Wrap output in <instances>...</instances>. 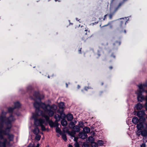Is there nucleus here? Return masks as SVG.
<instances>
[{
	"label": "nucleus",
	"instance_id": "nucleus-9",
	"mask_svg": "<svg viewBox=\"0 0 147 147\" xmlns=\"http://www.w3.org/2000/svg\"><path fill=\"white\" fill-rule=\"evenodd\" d=\"M141 134L142 136L146 137L147 136V131L146 129H144L141 131Z\"/></svg>",
	"mask_w": 147,
	"mask_h": 147
},
{
	"label": "nucleus",
	"instance_id": "nucleus-13",
	"mask_svg": "<svg viewBox=\"0 0 147 147\" xmlns=\"http://www.w3.org/2000/svg\"><path fill=\"white\" fill-rule=\"evenodd\" d=\"M136 107L137 110H140L142 108L143 106L141 104L138 103L136 105Z\"/></svg>",
	"mask_w": 147,
	"mask_h": 147
},
{
	"label": "nucleus",
	"instance_id": "nucleus-49",
	"mask_svg": "<svg viewBox=\"0 0 147 147\" xmlns=\"http://www.w3.org/2000/svg\"><path fill=\"white\" fill-rule=\"evenodd\" d=\"M76 20H77L78 21H79V20H78V18H76Z\"/></svg>",
	"mask_w": 147,
	"mask_h": 147
},
{
	"label": "nucleus",
	"instance_id": "nucleus-22",
	"mask_svg": "<svg viewBox=\"0 0 147 147\" xmlns=\"http://www.w3.org/2000/svg\"><path fill=\"white\" fill-rule=\"evenodd\" d=\"M41 136L40 135H39L38 134L36 135L35 139L36 140L38 141L41 138Z\"/></svg>",
	"mask_w": 147,
	"mask_h": 147
},
{
	"label": "nucleus",
	"instance_id": "nucleus-6",
	"mask_svg": "<svg viewBox=\"0 0 147 147\" xmlns=\"http://www.w3.org/2000/svg\"><path fill=\"white\" fill-rule=\"evenodd\" d=\"M136 127L138 131H141L144 127V123L140 122L137 125Z\"/></svg>",
	"mask_w": 147,
	"mask_h": 147
},
{
	"label": "nucleus",
	"instance_id": "nucleus-15",
	"mask_svg": "<svg viewBox=\"0 0 147 147\" xmlns=\"http://www.w3.org/2000/svg\"><path fill=\"white\" fill-rule=\"evenodd\" d=\"M39 132V129L38 127H37L35 128L33 130V133L35 135L38 134Z\"/></svg>",
	"mask_w": 147,
	"mask_h": 147
},
{
	"label": "nucleus",
	"instance_id": "nucleus-43",
	"mask_svg": "<svg viewBox=\"0 0 147 147\" xmlns=\"http://www.w3.org/2000/svg\"><path fill=\"white\" fill-rule=\"evenodd\" d=\"M87 88H88V87H85V90H87Z\"/></svg>",
	"mask_w": 147,
	"mask_h": 147
},
{
	"label": "nucleus",
	"instance_id": "nucleus-48",
	"mask_svg": "<svg viewBox=\"0 0 147 147\" xmlns=\"http://www.w3.org/2000/svg\"><path fill=\"white\" fill-rule=\"evenodd\" d=\"M109 68L110 69H111L112 68V67H109Z\"/></svg>",
	"mask_w": 147,
	"mask_h": 147
},
{
	"label": "nucleus",
	"instance_id": "nucleus-59",
	"mask_svg": "<svg viewBox=\"0 0 147 147\" xmlns=\"http://www.w3.org/2000/svg\"><path fill=\"white\" fill-rule=\"evenodd\" d=\"M146 118L147 119V116H146Z\"/></svg>",
	"mask_w": 147,
	"mask_h": 147
},
{
	"label": "nucleus",
	"instance_id": "nucleus-26",
	"mask_svg": "<svg viewBox=\"0 0 147 147\" xmlns=\"http://www.w3.org/2000/svg\"><path fill=\"white\" fill-rule=\"evenodd\" d=\"M115 12V11L113 13H111L109 14V18L111 20V19H112V17L113 16L114 13Z\"/></svg>",
	"mask_w": 147,
	"mask_h": 147
},
{
	"label": "nucleus",
	"instance_id": "nucleus-35",
	"mask_svg": "<svg viewBox=\"0 0 147 147\" xmlns=\"http://www.w3.org/2000/svg\"><path fill=\"white\" fill-rule=\"evenodd\" d=\"M141 131H138V130L137 131V134L138 136L141 135Z\"/></svg>",
	"mask_w": 147,
	"mask_h": 147
},
{
	"label": "nucleus",
	"instance_id": "nucleus-24",
	"mask_svg": "<svg viewBox=\"0 0 147 147\" xmlns=\"http://www.w3.org/2000/svg\"><path fill=\"white\" fill-rule=\"evenodd\" d=\"M78 125L80 127H83L84 126V123L83 122L81 121H79Z\"/></svg>",
	"mask_w": 147,
	"mask_h": 147
},
{
	"label": "nucleus",
	"instance_id": "nucleus-52",
	"mask_svg": "<svg viewBox=\"0 0 147 147\" xmlns=\"http://www.w3.org/2000/svg\"><path fill=\"white\" fill-rule=\"evenodd\" d=\"M120 44V42H119V45Z\"/></svg>",
	"mask_w": 147,
	"mask_h": 147
},
{
	"label": "nucleus",
	"instance_id": "nucleus-56",
	"mask_svg": "<svg viewBox=\"0 0 147 147\" xmlns=\"http://www.w3.org/2000/svg\"><path fill=\"white\" fill-rule=\"evenodd\" d=\"M85 31H87V30H85Z\"/></svg>",
	"mask_w": 147,
	"mask_h": 147
},
{
	"label": "nucleus",
	"instance_id": "nucleus-45",
	"mask_svg": "<svg viewBox=\"0 0 147 147\" xmlns=\"http://www.w3.org/2000/svg\"><path fill=\"white\" fill-rule=\"evenodd\" d=\"M90 138H92V137H89V138H88V139L89 140L90 139Z\"/></svg>",
	"mask_w": 147,
	"mask_h": 147
},
{
	"label": "nucleus",
	"instance_id": "nucleus-12",
	"mask_svg": "<svg viewBox=\"0 0 147 147\" xmlns=\"http://www.w3.org/2000/svg\"><path fill=\"white\" fill-rule=\"evenodd\" d=\"M132 121L133 123L136 124L139 122V120L136 117H134L132 118Z\"/></svg>",
	"mask_w": 147,
	"mask_h": 147
},
{
	"label": "nucleus",
	"instance_id": "nucleus-33",
	"mask_svg": "<svg viewBox=\"0 0 147 147\" xmlns=\"http://www.w3.org/2000/svg\"><path fill=\"white\" fill-rule=\"evenodd\" d=\"M140 147H146V145L145 143H142L141 145H140Z\"/></svg>",
	"mask_w": 147,
	"mask_h": 147
},
{
	"label": "nucleus",
	"instance_id": "nucleus-2",
	"mask_svg": "<svg viewBox=\"0 0 147 147\" xmlns=\"http://www.w3.org/2000/svg\"><path fill=\"white\" fill-rule=\"evenodd\" d=\"M8 112L2 111L0 116V147H6L9 145V142L12 141L14 136L10 134L12 127L11 122L15 120L12 115L6 118Z\"/></svg>",
	"mask_w": 147,
	"mask_h": 147
},
{
	"label": "nucleus",
	"instance_id": "nucleus-14",
	"mask_svg": "<svg viewBox=\"0 0 147 147\" xmlns=\"http://www.w3.org/2000/svg\"><path fill=\"white\" fill-rule=\"evenodd\" d=\"M61 124L63 126H65L67 124V122L65 119H63L61 121Z\"/></svg>",
	"mask_w": 147,
	"mask_h": 147
},
{
	"label": "nucleus",
	"instance_id": "nucleus-40",
	"mask_svg": "<svg viewBox=\"0 0 147 147\" xmlns=\"http://www.w3.org/2000/svg\"><path fill=\"white\" fill-rule=\"evenodd\" d=\"M107 16V15H105L104 16V18L103 19V20H105V19H106V16Z\"/></svg>",
	"mask_w": 147,
	"mask_h": 147
},
{
	"label": "nucleus",
	"instance_id": "nucleus-18",
	"mask_svg": "<svg viewBox=\"0 0 147 147\" xmlns=\"http://www.w3.org/2000/svg\"><path fill=\"white\" fill-rule=\"evenodd\" d=\"M56 127L55 129L56 132L61 135V130L58 127V124L57 125V126H56Z\"/></svg>",
	"mask_w": 147,
	"mask_h": 147
},
{
	"label": "nucleus",
	"instance_id": "nucleus-32",
	"mask_svg": "<svg viewBox=\"0 0 147 147\" xmlns=\"http://www.w3.org/2000/svg\"><path fill=\"white\" fill-rule=\"evenodd\" d=\"M74 145L75 147H79V145L78 142H75L74 143Z\"/></svg>",
	"mask_w": 147,
	"mask_h": 147
},
{
	"label": "nucleus",
	"instance_id": "nucleus-39",
	"mask_svg": "<svg viewBox=\"0 0 147 147\" xmlns=\"http://www.w3.org/2000/svg\"><path fill=\"white\" fill-rule=\"evenodd\" d=\"M16 114L18 116H19L20 115V114L19 113H16Z\"/></svg>",
	"mask_w": 147,
	"mask_h": 147
},
{
	"label": "nucleus",
	"instance_id": "nucleus-11",
	"mask_svg": "<svg viewBox=\"0 0 147 147\" xmlns=\"http://www.w3.org/2000/svg\"><path fill=\"white\" fill-rule=\"evenodd\" d=\"M66 118L68 121H71L73 119V116L71 114H69L67 115Z\"/></svg>",
	"mask_w": 147,
	"mask_h": 147
},
{
	"label": "nucleus",
	"instance_id": "nucleus-27",
	"mask_svg": "<svg viewBox=\"0 0 147 147\" xmlns=\"http://www.w3.org/2000/svg\"><path fill=\"white\" fill-rule=\"evenodd\" d=\"M91 146L92 147H97V144L95 142L92 143L91 144Z\"/></svg>",
	"mask_w": 147,
	"mask_h": 147
},
{
	"label": "nucleus",
	"instance_id": "nucleus-20",
	"mask_svg": "<svg viewBox=\"0 0 147 147\" xmlns=\"http://www.w3.org/2000/svg\"><path fill=\"white\" fill-rule=\"evenodd\" d=\"M59 107L60 109H63L64 107V104L63 102H61L59 104Z\"/></svg>",
	"mask_w": 147,
	"mask_h": 147
},
{
	"label": "nucleus",
	"instance_id": "nucleus-44",
	"mask_svg": "<svg viewBox=\"0 0 147 147\" xmlns=\"http://www.w3.org/2000/svg\"><path fill=\"white\" fill-rule=\"evenodd\" d=\"M81 49L79 50V53H81Z\"/></svg>",
	"mask_w": 147,
	"mask_h": 147
},
{
	"label": "nucleus",
	"instance_id": "nucleus-29",
	"mask_svg": "<svg viewBox=\"0 0 147 147\" xmlns=\"http://www.w3.org/2000/svg\"><path fill=\"white\" fill-rule=\"evenodd\" d=\"M112 22H109L107 24V25H104V26H102V27H104V26H107L108 25H110V27H111V28L112 27V26L111 25V24Z\"/></svg>",
	"mask_w": 147,
	"mask_h": 147
},
{
	"label": "nucleus",
	"instance_id": "nucleus-38",
	"mask_svg": "<svg viewBox=\"0 0 147 147\" xmlns=\"http://www.w3.org/2000/svg\"><path fill=\"white\" fill-rule=\"evenodd\" d=\"M123 4V3H119V6H118V8L119 7Z\"/></svg>",
	"mask_w": 147,
	"mask_h": 147
},
{
	"label": "nucleus",
	"instance_id": "nucleus-8",
	"mask_svg": "<svg viewBox=\"0 0 147 147\" xmlns=\"http://www.w3.org/2000/svg\"><path fill=\"white\" fill-rule=\"evenodd\" d=\"M79 136L80 138L82 139H85L87 137V134L82 132H80L79 133Z\"/></svg>",
	"mask_w": 147,
	"mask_h": 147
},
{
	"label": "nucleus",
	"instance_id": "nucleus-46",
	"mask_svg": "<svg viewBox=\"0 0 147 147\" xmlns=\"http://www.w3.org/2000/svg\"><path fill=\"white\" fill-rule=\"evenodd\" d=\"M78 89L80 88V86H79V85H78Z\"/></svg>",
	"mask_w": 147,
	"mask_h": 147
},
{
	"label": "nucleus",
	"instance_id": "nucleus-25",
	"mask_svg": "<svg viewBox=\"0 0 147 147\" xmlns=\"http://www.w3.org/2000/svg\"><path fill=\"white\" fill-rule=\"evenodd\" d=\"M69 135L73 137H75V133L73 132H69Z\"/></svg>",
	"mask_w": 147,
	"mask_h": 147
},
{
	"label": "nucleus",
	"instance_id": "nucleus-7",
	"mask_svg": "<svg viewBox=\"0 0 147 147\" xmlns=\"http://www.w3.org/2000/svg\"><path fill=\"white\" fill-rule=\"evenodd\" d=\"M145 114L144 111H140L137 113L136 115L138 117L141 118L144 117Z\"/></svg>",
	"mask_w": 147,
	"mask_h": 147
},
{
	"label": "nucleus",
	"instance_id": "nucleus-54",
	"mask_svg": "<svg viewBox=\"0 0 147 147\" xmlns=\"http://www.w3.org/2000/svg\"><path fill=\"white\" fill-rule=\"evenodd\" d=\"M48 78H50V77H49V76H48Z\"/></svg>",
	"mask_w": 147,
	"mask_h": 147
},
{
	"label": "nucleus",
	"instance_id": "nucleus-47",
	"mask_svg": "<svg viewBox=\"0 0 147 147\" xmlns=\"http://www.w3.org/2000/svg\"><path fill=\"white\" fill-rule=\"evenodd\" d=\"M66 87H68V85H67V84L66 83Z\"/></svg>",
	"mask_w": 147,
	"mask_h": 147
},
{
	"label": "nucleus",
	"instance_id": "nucleus-53",
	"mask_svg": "<svg viewBox=\"0 0 147 147\" xmlns=\"http://www.w3.org/2000/svg\"><path fill=\"white\" fill-rule=\"evenodd\" d=\"M55 1H57V0H55Z\"/></svg>",
	"mask_w": 147,
	"mask_h": 147
},
{
	"label": "nucleus",
	"instance_id": "nucleus-51",
	"mask_svg": "<svg viewBox=\"0 0 147 147\" xmlns=\"http://www.w3.org/2000/svg\"><path fill=\"white\" fill-rule=\"evenodd\" d=\"M143 119L145 120V118H144Z\"/></svg>",
	"mask_w": 147,
	"mask_h": 147
},
{
	"label": "nucleus",
	"instance_id": "nucleus-57",
	"mask_svg": "<svg viewBox=\"0 0 147 147\" xmlns=\"http://www.w3.org/2000/svg\"><path fill=\"white\" fill-rule=\"evenodd\" d=\"M86 34H87V33H85V34H86Z\"/></svg>",
	"mask_w": 147,
	"mask_h": 147
},
{
	"label": "nucleus",
	"instance_id": "nucleus-50",
	"mask_svg": "<svg viewBox=\"0 0 147 147\" xmlns=\"http://www.w3.org/2000/svg\"><path fill=\"white\" fill-rule=\"evenodd\" d=\"M124 32L125 33H126V32L125 30H124Z\"/></svg>",
	"mask_w": 147,
	"mask_h": 147
},
{
	"label": "nucleus",
	"instance_id": "nucleus-3",
	"mask_svg": "<svg viewBox=\"0 0 147 147\" xmlns=\"http://www.w3.org/2000/svg\"><path fill=\"white\" fill-rule=\"evenodd\" d=\"M138 89L135 92V93L137 95L138 101L142 102L145 99L144 96L142 95V93L145 92L147 94V82L146 83L138 84Z\"/></svg>",
	"mask_w": 147,
	"mask_h": 147
},
{
	"label": "nucleus",
	"instance_id": "nucleus-16",
	"mask_svg": "<svg viewBox=\"0 0 147 147\" xmlns=\"http://www.w3.org/2000/svg\"><path fill=\"white\" fill-rule=\"evenodd\" d=\"M85 133H88L90 132V129L87 127H85L83 129Z\"/></svg>",
	"mask_w": 147,
	"mask_h": 147
},
{
	"label": "nucleus",
	"instance_id": "nucleus-21",
	"mask_svg": "<svg viewBox=\"0 0 147 147\" xmlns=\"http://www.w3.org/2000/svg\"><path fill=\"white\" fill-rule=\"evenodd\" d=\"M97 143V144L100 146L104 144L103 142L101 140H99L98 141Z\"/></svg>",
	"mask_w": 147,
	"mask_h": 147
},
{
	"label": "nucleus",
	"instance_id": "nucleus-55",
	"mask_svg": "<svg viewBox=\"0 0 147 147\" xmlns=\"http://www.w3.org/2000/svg\"><path fill=\"white\" fill-rule=\"evenodd\" d=\"M146 82H147V80L146 81V82L145 83H146Z\"/></svg>",
	"mask_w": 147,
	"mask_h": 147
},
{
	"label": "nucleus",
	"instance_id": "nucleus-1",
	"mask_svg": "<svg viewBox=\"0 0 147 147\" xmlns=\"http://www.w3.org/2000/svg\"><path fill=\"white\" fill-rule=\"evenodd\" d=\"M34 106L36 108V114L33 113L32 117L34 120V124L36 126H40L42 131L46 129L45 125H46L45 120L42 118L37 119L38 116L41 115L44 117L46 121L49 122L51 127H55L57 123H54L51 120H49V117L53 116L57 109V106L54 104L51 105L44 103H35Z\"/></svg>",
	"mask_w": 147,
	"mask_h": 147
},
{
	"label": "nucleus",
	"instance_id": "nucleus-19",
	"mask_svg": "<svg viewBox=\"0 0 147 147\" xmlns=\"http://www.w3.org/2000/svg\"><path fill=\"white\" fill-rule=\"evenodd\" d=\"M123 19V21H121V24H122L123 23H125V25L126 24V23L127 22V18L126 17H125L124 18H120V19L121 20Z\"/></svg>",
	"mask_w": 147,
	"mask_h": 147
},
{
	"label": "nucleus",
	"instance_id": "nucleus-34",
	"mask_svg": "<svg viewBox=\"0 0 147 147\" xmlns=\"http://www.w3.org/2000/svg\"><path fill=\"white\" fill-rule=\"evenodd\" d=\"M144 106L146 110L147 111V102H146L145 103Z\"/></svg>",
	"mask_w": 147,
	"mask_h": 147
},
{
	"label": "nucleus",
	"instance_id": "nucleus-42",
	"mask_svg": "<svg viewBox=\"0 0 147 147\" xmlns=\"http://www.w3.org/2000/svg\"><path fill=\"white\" fill-rule=\"evenodd\" d=\"M68 147H72V146L71 145L69 144Z\"/></svg>",
	"mask_w": 147,
	"mask_h": 147
},
{
	"label": "nucleus",
	"instance_id": "nucleus-5",
	"mask_svg": "<svg viewBox=\"0 0 147 147\" xmlns=\"http://www.w3.org/2000/svg\"><path fill=\"white\" fill-rule=\"evenodd\" d=\"M20 106V104L19 102H17L14 103V107L12 108L11 107L8 108V112L10 113H12L14 109L16 108H19Z\"/></svg>",
	"mask_w": 147,
	"mask_h": 147
},
{
	"label": "nucleus",
	"instance_id": "nucleus-28",
	"mask_svg": "<svg viewBox=\"0 0 147 147\" xmlns=\"http://www.w3.org/2000/svg\"><path fill=\"white\" fill-rule=\"evenodd\" d=\"M82 147H89V146L86 143H84L83 144Z\"/></svg>",
	"mask_w": 147,
	"mask_h": 147
},
{
	"label": "nucleus",
	"instance_id": "nucleus-30",
	"mask_svg": "<svg viewBox=\"0 0 147 147\" xmlns=\"http://www.w3.org/2000/svg\"><path fill=\"white\" fill-rule=\"evenodd\" d=\"M77 123V121L74 120V122H71L70 123V125L72 126L76 124Z\"/></svg>",
	"mask_w": 147,
	"mask_h": 147
},
{
	"label": "nucleus",
	"instance_id": "nucleus-41",
	"mask_svg": "<svg viewBox=\"0 0 147 147\" xmlns=\"http://www.w3.org/2000/svg\"><path fill=\"white\" fill-rule=\"evenodd\" d=\"M28 89H29V88L30 89H31L32 88V87L31 86H30L28 87Z\"/></svg>",
	"mask_w": 147,
	"mask_h": 147
},
{
	"label": "nucleus",
	"instance_id": "nucleus-17",
	"mask_svg": "<svg viewBox=\"0 0 147 147\" xmlns=\"http://www.w3.org/2000/svg\"><path fill=\"white\" fill-rule=\"evenodd\" d=\"M54 118L57 121H59L61 118V117L58 114H56L55 115Z\"/></svg>",
	"mask_w": 147,
	"mask_h": 147
},
{
	"label": "nucleus",
	"instance_id": "nucleus-37",
	"mask_svg": "<svg viewBox=\"0 0 147 147\" xmlns=\"http://www.w3.org/2000/svg\"><path fill=\"white\" fill-rule=\"evenodd\" d=\"M145 99L146 101V102H147V95L145 97Z\"/></svg>",
	"mask_w": 147,
	"mask_h": 147
},
{
	"label": "nucleus",
	"instance_id": "nucleus-31",
	"mask_svg": "<svg viewBox=\"0 0 147 147\" xmlns=\"http://www.w3.org/2000/svg\"><path fill=\"white\" fill-rule=\"evenodd\" d=\"M144 128L145 129L147 130V123H144Z\"/></svg>",
	"mask_w": 147,
	"mask_h": 147
},
{
	"label": "nucleus",
	"instance_id": "nucleus-4",
	"mask_svg": "<svg viewBox=\"0 0 147 147\" xmlns=\"http://www.w3.org/2000/svg\"><path fill=\"white\" fill-rule=\"evenodd\" d=\"M44 96L43 95H40L38 92H35L33 94V97L32 98L34 99L36 101L34 104V106H34V104L35 103H39L40 104L41 102L40 100L41 99L43 98Z\"/></svg>",
	"mask_w": 147,
	"mask_h": 147
},
{
	"label": "nucleus",
	"instance_id": "nucleus-23",
	"mask_svg": "<svg viewBox=\"0 0 147 147\" xmlns=\"http://www.w3.org/2000/svg\"><path fill=\"white\" fill-rule=\"evenodd\" d=\"M62 138L64 141H66L67 140V137L66 135L64 134H62Z\"/></svg>",
	"mask_w": 147,
	"mask_h": 147
},
{
	"label": "nucleus",
	"instance_id": "nucleus-10",
	"mask_svg": "<svg viewBox=\"0 0 147 147\" xmlns=\"http://www.w3.org/2000/svg\"><path fill=\"white\" fill-rule=\"evenodd\" d=\"M73 129L74 131L76 132H78L80 131V127L78 125L74 126Z\"/></svg>",
	"mask_w": 147,
	"mask_h": 147
},
{
	"label": "nucleus",
	"instance_id": "nucleus-58",
	"mask_svg": "<svg viewBox=\"0 0 147 147\" xmlns=\"http://www.w3.org/2000/svg\"><path fill=\"white\" fill-rule=\"evenodd\" d=\"M103 84V83H102V85Z\"/></svg>",
	"mask_w": 147,
	"mask_h": 147
},
{
	"label": "nucleus",
	"instance_id": "nucleus-36",
	"mask_svg": "<svg viewBox=\"0 0 147 147\" xmlns=\"http://www.w3.org/2000/svg\"><path fill=\"white\" fill-rule=\"evenodd\" d=\"M74 137V141H75L76 142H78V138L75 137Z\"/></svg>",
	"mask_w": 147,
	"mask_h": 147
}]
</instances>
